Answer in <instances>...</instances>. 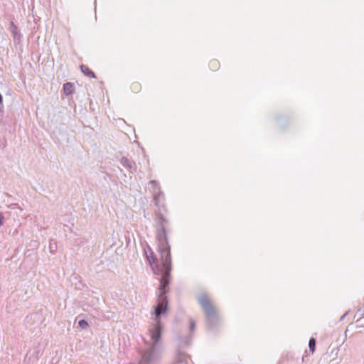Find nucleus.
I'll list each match as a JSON object with an SVG mask.
<instances>
[{
    "mask_svg": "<svg viewBox=\"0 0 364 364\" xmlns=\"http://www.w3.org/2000/svg\"><path fill=\"white\" fill-rule=\"evenodd\" d=\"M78 325L82 329L87 328L89 326L87 321H86L85 320L79 321Z\"/></svg>",
    "mask_w": 364,
    "mask_h": 364,
    "instance_id": "nucleus-11",
    "label": "nucleus"
},
{
    "mask_svg": "<svg viewBox=\"0 0 364 364\" xmlns=\"http://www.w3.org/2000/svg\"><path fill=\"white\" fill-rule=\"evenodd\" d=\"M120 163L131 173H134L136 170V166L135 163L133 161H132L131 159H129L125 156L122 157V159L120 160Z\"/></svg>",
    "mask_w": 364,
    "mask_h": 364,
    "instance_id": "nucleus-4",
    "label": "nucleus"
},
{
    "mask_svg": "<svg viewBox=\"0 0 364 364\" xmlns=\"http://www.w3.org/2000/svg\"><path fill=\"white\" fill-rule=\"evenodd\" d=\"M81 71L87 77H95V73L89 69V68L85 65L80 66Z\"/></svg>",
    "mask_w": 364,
    "mask_h": 364,
    "instance_id": "nucleus-6",
    "label": "nucleus"
},
{
    "mask_svg": "<svg viewBox=\"0 0 364 364\" xmlns=\"http://www.w3.org/2000/svg\"><path fill=\"white\" fill-rule=\"evenodd\" d=\"M188 356L184 353H178L175 358L174 364H187Z\"/></svg>",
    "mask_w": 364,
    "mask_h": 364,
    "instance_id": "nucleus-5",
    "label": "nucleus"
},
{
    "mask_svg": "<svg viewBox=\"0 0 364 364\" xmlns=\"http://www.w3.org/2000/svg\"><path fill=\"white\" fill-rule=\"evenodd\" d=\"M219 65H220V63H219L218 60H212L209 63V67L213 70H216L217 69H218Z\"/></svg>",
    "mask_w": 364,
    "mask_h": 364,
    "instance_id": "nucleus-9",
    "label": "nucleus"
},
{
    "mask_svg": "<svg viewBox=\"0 0 364 364\" xmlns=\"http://www.w3.org/2000/svg\"><path fill=\"white\" fill-rule=\"evenodd\" d=\"M198 301L205 313L210 323H213L218 319L217 311L206 295H200Z\"/></svg>",
    "mask_w": 364,
    "mask_h": 364,
    "instance_id": "nucleus-3",
    "label": "nucleus"
},
{
    "mask_svg": "<svg viewBox=\"0 0 364 364\" xmlns=\"http://www.w3.org/2000/svg\"><path fill=\"white\" fill-rule=\"evenodd\" d=\"M195 327H196V324H195V322L193 321H191V323H190V330L191 331H194L195 329Z\"/></svg>",
    "mask_w": 364,
    "mask_h": 364,
    "instance_id": "nucleus-12",
    "label": "nucleus"
},
{
    "mask_svg": "<svg viewBox=\"0 0 364 364\" xmlns=\"http://www.w3.org/2000/svg\"><path fill=\"white\" fill-rule=\"evenodd\" d=\"M309 350L311 353L314 352L315 348H316V340H315V338H310L309 342Z\"/></svg>",
    "mask_w": 364,
    "mask_h": 364,
    "instance_id": "nucleus-10",
    "label": "nucleus"
},
{
    "mask_svg": "<svg viewBox=\"0 0 364 364\" xmlns=\"http://www.w3.org/2000/svg\"><path fill=\"white\" fill-rule=\"evenodd\" d=\"M3 225V216L0 214V226Z\"/></svg>",
    "mask_w": 364,
    "mask_h": 364,
    "instance_id": "nucleus-14",
    "label": "nucleus"
},
{
    "mask_svg": "<svg viewBox=\"0 0 364 364\" xmlns=\"http://www.w3.org/2000/svg\"><path fill=\"white\" fill-rule=\"evenodd\" d=\"M149 184L151 186V191L154 196L153 201L158 208L155 211V221L157 225V250H170L171 247L167 240L166 230V228L169 222L165 215L167 213V209L164 203V195L161 191L159 184L156 181H150Z\"/></svg>",
    "mask_w": 364,
    "mask_h": 364,
    "instance_id": "nucleus-2",
    "label": "nucleus"
},
{
    "mask_svg": "<svg viewBox=\"0 0 364 364\" xmlns=\"http://www.w3.org/2000/svg\"><path fill=\"white\" fill-rule=\"evenodd\" d=\"M10 29H11V32L13 34L14 38H16L17 36L18 35V31H17L18 28L13 21H11L10 23Z\"/></svg>",
    "mask_w": 364,
    "mask_h": 364,
    "instance_id": "nucleus-8",
    "label": "nucleus"
},
{
    "mask_svg": "<svg viewBox=\"0 0 364 364\" xmlns=\"http://www.w3.org/2000/svg\"><path fill=\"white\" fill-rule=\"evenodd\" d=\"M146 257L155 274L160 275L159 302L154 311V322L148 328L146 336L143 338L145 348L140 351L139 364H151L159 361L162 355L160 343L161 324L159 316L167 309L166 293L168 291L169 277L171 269V252H144Z\"/></svg>",
    "mask_w": 364,
    "mask_h": 364,
    "instance_id": "nucleus-1",
    "label": "nucleus"
},
{
    "mask_svg": "<svg viewBox=\"0 0 364 364\" xmlns=\"http://www.w3.org/2000/svg\"><path fill=\"white\" fill-rule=\"evenodd\" d=\"M345 316H346V314L342 316V317L341 318V320L343 319V317H345Z\"/></svg>",
    "mask_w": 364,
    "mask_h": 364,
    "instance_id": "nucleus-16",
    "label": "nucleus"
},
{
    "mask_svg": "<svg viewBox=\"0 0 364 364\" xmlns=\"http://www.w3.org/2000/svg\"><path fill=\"white\" fill-rule=\"evenodd\" d=\"M74 89H73V85L71 82H66L63 85V91L65 95H69L73 93Z\"/></svg>",
    "mask_w": 364,
    "mask_h": 364,
    "instance_id": "nucleus-7",
    "label": "nucleus"
},
{
    "mask_svg": "<svg viewBox=\"0 0 364 364\" xmlns=\"http://www.w3.org/2000/svg\"><path fill=\"white\" fill-rule=\"evenodd\" d=\"M138 87H139V85H137V84H133L132 85V89L134 90H138Z\"/></svg>",
    "mask_w": 364,
    "mask_h": 364,
    "instance_id": "nucleus-13",
    "label": "nucleus"
},
{
    "mask_svg": "<svg viewBox=\"0 0 364 364\" xmlns=\"http://www.w3.org/2000/svg\"><path fill=\"white\" fill-rule=\"evenodd\" d=\"M39 354H40V351L37 350L36 353V359H38Z\"/></svg>",
    "mask_w": 364,
    "mask_h": 364,
    "instance_id": "nucleus-15",
    "label": "nucleus"
}]
</instances>
